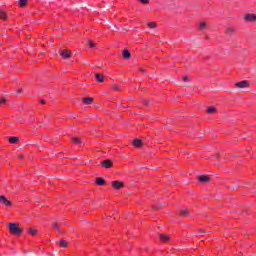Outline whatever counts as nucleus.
Masks as SVG:
<instances>
[{"mask_svg":"<svg viewBox=\"0 0 256 256\" xmlns=\"http://www.w3.org/2000/svg\"><path fill=\"white\" fill-rule=\"evenodd\" d=\"M8 229L11 235H23V230L19 228V224L17 223H9Z\"/></svg>","mask_w":256,"mask_h":256,"instance_id":"obj_1","label":"nucleus"},{"mask_svg":"<svg viewBox=\"0 0 256 256\" xmlns=\"http://www.w3.org/2000/svg\"><path fill=\"white\" fill-rule=\"evenodd\" d=\"M0 203L5 205V207H11L12 203L5 197V195H0Z\"/></svg>","mask_w":256,"mask_h":256,"instance_id":"obj_2","label":"nucleus"},{"mask_svg":"<svg viewBox=\"0 0 256 256\" xmlns=\"http://www.w3.org/2000/svg\"><path fill=\"white\" fill-rule=\"evenodd\" d=\"M59 55L62 56V59H69V57H71V51L67 49H63L59 51Z\"/></svg>","mask_w":256,"mask_h":256,"instance_id":"obj_3","label":"nucleus"},{"mask_svg":"<svg viewBox=\"0 0 256 256\" xmlns=\"http://www.w3.org/2000/svg\"><path fill=\"white\" fill-rule=\"evenodd\" d=\"M236 87L238 89H245V87H249V81L243 80V81L237 82Z\"/></svg>","mask_w":256,"mask_h":256,"instance_id":"obj_4","label":"nucleus"},{"mask_svg":"<svg viewBox=\"0 0 256 256\" xmlns=\"http://www.w3.org/2000/svg\"><path fill=\"white\" fill-rule=\"evenodd\" d=\"M102 167H104V169H111V167H113V162L109 159L102 161Z\"/></svg>","mask_w":256,"mask_h":256,"instance_id":"obj_5","label":"nucleus"},{"mask_svg":"<svg viewBox=\"0 0 256 256\" xmlns=\"http://www.w3.org/2000/svg\"><path fill=\"white\" fill-rule=\"evenodd\" d=\"M244 19H245V21L255 22L256 15L255 14H245Z\"/></svg>","mask_w":256,"mask_h":256,"instance_id":"obj_6","label":"nucleus"},{"mask_svg":"<svg viewBox=\"0 0 256 256\" xmlns=\"http://www.w3.org/2000/svg\"><path fill=\"white\" fill-rule=\"evenodd\" d=\"M95 78L97 83H103V81H105V76H103V74L96 73Z\"/></svg>","mask_w":256,"mask_h":256,"instance_id":"obj_7","label":"nucleus"},{"mask_svg":"<svg viewBox=\"0 0 256 256\" xmlns=\"http://www.w3.org/2000/svg\"><path fill=\"white\" fill-rule=\"evenodd\" d=\"M112 187L114 189H121L123 187V183L122 182H119V181H113L112 182Z\"/></svg>","mask_w":256,"mask_h":256,"instance_id":"obj_8","label":"nucleus"},{"mask_svg":"<svg viewBox=\"0 0 256 256\" xmlns=\"http://www.w3.org/2000/svg\"><path fill=\"white\" fill-rule=\"evenodd\" d=\"M159 237H160V241H162V243H168L169 235H167V234H160Z\"/></svg>","mask_w":256,"mask_h":256,"instance_id":"obj_9","label":"nucleus"},{"mask_svg":"<svg viewBox=\"0 0 256 256\" xmlns=\"http://www.w3.org/2000/svg\"><path fill=\"white\" fill-rule=\"evenodd\" d=\"M133 145L134 147H143V141H141V139H134Z\"/></svg>","mask_w":256,"mask_h":256,"instance_id":"obj_10","label":"nucleus"},{"mask_svg":"<svg viewBox=\"0 0 256 256\" xmlns=\"http://www.w3.org/2000/svg\"><path fill=\"white\" fill-rule=\"evenodd\" d=\"M198 179L201 183H209V177H207L206 175H201Z\"/></svg>","mask_w":256,"mask_h":256,"instance_id":"obj_11","label":"nucleus"},{"mask_svg":"<svg viewBox=\"0 0 256 256\" xmlns=\"http://www.w3.org/2000/svg\"><path fill=\"white\" fill-rule=\"evenodd\" d=\"M217 111V109H215V106H208L207 107V113L209 115H213V113H215Z\"/></svg>","mask_w":256,"mask_h":256,"instance_id":"obj_12","label":"nucleus"},{"mask_svg":"<svg viewBox=\"0 0 256 256\" xmlns=\"http://www.w3.org/2000/svg\"><path fill=\"white\" fill-rule=\"evenodd\" d=\"M123 57L124 59H131V53L129 52V50L127 49L123 50Z\"/></svg>","mask_w":256,"mask_h":256,"instance_id":"obj_13","label":"nucleus"},{"mask_svg":"<svg viewBox=\"0 0 256 256\" xmlns=\"http://www.w3.org/2000/svg\"><path fill=\"white\" fill-rule=\"evenodd\" d=\"M96 183L99 185V187L105 186V180L103 178H96Z\"/></svg>","mask_w":256,"mask_h":256,"instance_id":"obj_14","label":"nucleus"},{"mask_svg":"<svg viewBox=\"0 0 256 256\" xmlns=\"http://www.w3.org/2000/svg\"><path fill=\"white\" fill-rule=\"evenodd\" d=\"M83 103L85 104V105H91V103H93V98H91V97H88V98H83Z\"/></svg>","mask_w":256,"mask_h":256,"instance_id":"obj_15","label":"nucleus"},{"mask_svg":"<svg viewBox=\"0 0 256 256\" xmlns=\"http://www.w3.org/2000/svg\"><path fill=\"white\" fill-rule=\"evenodd\" d=\"M29 3V0H18L19 7H25Z\"/></svg>","mask_w":256,"mask_h":256,"instance_id":"obj_16","label":"nucleus"},{"mask_svg":"<svg viewBox=\"0 0 256 256\" xmlns=\"http://www.w3.org/2000/svg\"><path fill=\"white\" fill-rule=\"evenodd\" d=\"M8 141H9V143H12L13 145H15L16 143H18L19 138L18 137H10Z\"/></svg>","mask_w":256,"mask_h":256,"instance_id":"obj_17","label":"nucleus"},{"mask_svg":"<svg viewBox=\"0 0 256 256\" xmlns=\"http://www.w3.org/2000/svg\"><path fill=\"white\" fill-rule=\"evenodd\" d=\"M52 227H54V229H56V231H58L59 233H63V231H61V228L59 227V224H57V222H52Z\"/></svg>","mask_w":256,"mask_h":256,"instance_id":"obj_18","label":"nucleus"},{"mask_svg":"<svg viewBox=\"0 0 256 256\" xmlns=\"http://www.w3.org/2000/svg\"><path fill=\"white\" fill-rule=\"evenodd\" d=\"M0 19H2V21H5L7 19V14L1 10H0Z\"/></svg>","mask_w":256,"mask_h":256,"instance_id":"obj_19","label":"nucleus"},{"mask_svg":"<svg viewBox=\"0 0 256 256\" xmlns=\"http://www.w3.org/2000/svg\"><path fill=\"white\" fill-rule=\"evenodd\" d=\"M28 233H29L30 235H33V236H35V235L38 234L37 230H35V229H33V228H29V229H28Z\"/></svg>","mask_w":256,"mask_h":256,"instance_id":"obj_20","label":"nucleus"},{"mask_svg":"<svg viewBox=\"0 0 256 256\" xmlns=\"http://www.w3.org/2000/svg\"><path fill=\"white\" fill-rule=\"evenodd\" d=\"M59 245H60V247H64V248L68 247L67 241H65V240H60Z\"/></svg>","mask_w":256,"mask_h":256,"instance_id":"obj_21","label":"nucleus"},{"mask_svg":"<svg viewBox=\"0 0 256 256\" xmlns=\"http://www.w3.org/2000/svg\"><path fill=\"white\" fill-rule=\"evenodd\" d=\"M206 27H207V23L201 22L200 26H199V29H200V31H203Z\"/></svg>","mask_w":256,"mask_h":256,"instance_id":"obj_22","label":"nucleus"},{"mask_svg":"<svg viewBox=\"0 0 256 256\" xmlns=\"http://www.w3.org/2000/svg\"><path fill=\"white\" fill-rule=\"evenodd\" d=\"M148 27H149L150 29H155V27H157V24H155V22H149V23H148Z\"/></svg>","mask_w":256,"mask_h":256,"instance_id":"obj_23","label":"nucleus"},{"mask_svg":"<svg viewBox=\"0 0 256 256\" xmlns=\"http://www.w3.org/2000/svg\"><path fill=\"white\" fill-rule=\"evenodd\" d=\"M234 31H235V30H234L233 28H227V29H226L227 35H233Z\"/></svg>","mask_w":256,"mask_h":256,"instance_id":"obj_24","label":"nucleus"},{"mask_svg":"<svg viewBox=\"0 0 256 256\" xmlns=\"http://www.w3.org/2000/svg\"><path fill=\"white\" fill-rule=\"evenodd\" d=\"M180 214L183 215V217H187V215H189V210H181Z\"/></svg>","mask_w":256,"mask_h":256,"instance_id":"obj_25","label":"nucleus"},{"mask_svg":"<svg viewBox=\"0 0 256 256\" xmlns=\"http://www.w3.org/2000/svg\"><path fill=\"white\" fill-rule=\"evenodd\" d=\"M112 89H113L114 91H121V88H119V86L116 85V84H113V85H112Z\"/></svg>","mask_w":256,"mask_h":256,"instance_id":"obj_26","label":"nucleus"},{"mask_svg":"<svg viewBox=\"0 0 256 256\" xmlns=\"http://www.w3.org/2000/svg\"><path fill=\"white\" fill-rule=\"evenodd\" d=\"M7 103V98H0V105H5Z\"/></svg>","mask_w":256,"mask_h":256,"instance_id":"obj_27","label":"nucleus"},{"mask_svg":"<svg viewBox=\"0 0 256 256\" xmlns=\"http://www.w3.org/2000/svg\"><path fill=\"white\" fill-rule=\"evenodd\" d=\"M88 45L91 49H93V47H95V43H93V41H91V40L88 41Z\"/></svg>","mask_w":256,"mask_h":256,"instance_id":"obj_28","label":"nucleus"},{"mask_svg":"<svg viewBox=\"0 0 256 256\" xmlns=\"http://www.w3.org/2000/svg\"><path fill=\"white\" fill-rule=\"evenodd\" d=\"M72 141H73L74 143H81V139H79V138H77V137L72 138Z\"/></svg>","mask_w":256,"mask_h":256,"instance_id":"obj_29","label":"nucleus"},{"mask_svg":"<svg viewBox=\"0 0 256 256\" xmlns=\"http://www.w3.org/2000/svg\"><path fill=\"white\" fill-rule=\"evenodd\" d=\"M143 5L149 4V0H139Z\"/></svg>","mask_w":256,"mask_h":256,"instance_id":"obj_30","label":"nucleus"},{"mask_svg":"<svg viewBox=\"0 0 256 256\" xmlns=\"http://www.w3.org/2000/svg\"><path fill=\"white\" fill-rule=\"evenodd\" d=\"M183 81H189V77L184 76V77H183Z\"/></svg>","mask_w":256,"mask_h":256,"instance_id":"obj_31","label":"nucleus"},{"mask_svg":"<svg viewBox=\"0 0 256 256\" xmlns=\"http://www.w3.org/2000/svg\"><path fill=\"white\" fill-rule=\"evenodd\" d=\"M144 105H149V100H145Z\"/></svg>","mask_w":256,"mask_h":256,"instance_id":"obj_32","label":"nucleus"},{"mask_svg":"<svg viewBox=\"0 0 256 256\" xmlns=\"http://www.w3.org/2000/svg\"><path fill=\"white\" fill-rule=\"evenodd\" d=\"M40 103H42V105H45V100H40Z\"/></svg>","mask_w":256,"mask_h":256,"instance_id":"obj_33","label":"nucleus"},{"mask_svg":"<svg viewBox=\"0 0 256 256\" xmlns=\"http://www.w3.org/2000/svg\"><path fill=\"white\" fill-rule=\"evenodd\" d=\"M200 233H205V230H203V229H200Z\"/></svg>","mask_w":256,"mask_h":256,"instance_id":"obj_34","label":"nucleus"},{"mask_svg":"<svg viewBox=\"0 0 256 256\" xmlns=\"http://www.w3.org/2000/svg\"><path fill=\"white\" fill-rule=\"evenodd\" d=\"M19 159H23V155H20V156H19Z\"/></svg>","mask_w":256,"mask_h":256,"instance_id":"obj_35","label":"nucleus"},{"mask_svg":"<svg viewBox=\"0 0 256 256\" xmlns=\"http://www.w3.org/2000/svg\"><path fill=\"white\" fill-rule=\"evenodd\" d=\"M17 93H18V94L21 93V90H18Z\"/></svg>","mask_w":256,"mask_h":256,"instance_id":"obj_36","label":"nucleus"}]
</instances>
